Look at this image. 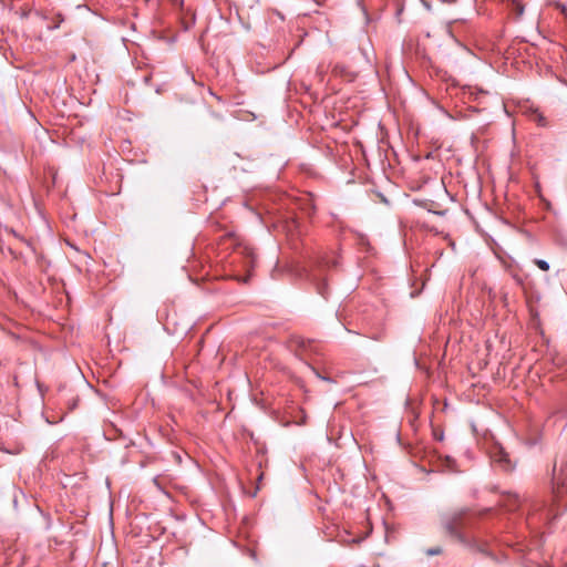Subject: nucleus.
Wrapping results in <instances>:
<instances>
[{"instance_id":"1","label":"nucleus","mask_w":567,"mask_h":567,"mask_svg":"<svg viewBox=\"0 0 567 567\" xmlns=\"http://www.w3.org/2000/svg\"><path fill=\"white\" fill-rule=\"evenodd\" d=\"M440 525L444 535L452 542L465 547H475L476 540L471 534L473 518L468 508H457L440 515Z\"/></svg>"},{"instance_id":"2","label":"nucleus","mask_w":567,"mask_h":567,"mask_svg":"<svg viewBox=\"0 0 567 567\" xmlns=\"http://www.w3.org/2000/svg\"><path fill=\"white\" fill-rule=\"evenodd\" d=\"M553 496L556 501L567 496V455L555 461L553 467Z\"/></svg>"},{"instance_id":"3","label":"nucleus","mask_w":567,"mask_h":567,"mask_svg":"<svg viewBox=\"0 0 567 567\" xmlns=\"http://www.w3.org/2000/svg\"><path fill=\"white\" fill-rule=\"evenodd\" d=\"M491 458L493 463L497 464L505 472H511L515 467L503 447H496L492 452Z\"/></svg>"},{"instance_id":"4","label":"nucleus","mask_w":567,"mask_h":567,"mask_svg":"<svg viewBox=\"0 0 567 567\" xmlns=\"http://www.w3.org/2000/svg\"><path fill=\"white\" fill-rule=\"evenodd\" d=\"M505 270L512 277V279L515 281L517 286H525L526 276L522 274V270L518 267L508 264L505 265Z\"/></svg>"},{"instance_id":"5","label":"nucleus","mask_w":567,"mask_h":567,"mask_svg":"<svg viewBox=\"0 0 567 567\" xmlns=\"http://www.w3.org/2000/svg\"><path fill=\"white\" fill-rule=\"evenodd\" d=\"M310 280L316 286L317 292L320 296H322L324 299H327L329 296V289H328V284L326 282V279L320 278L317 275H311Z\"/></svg>"},{"instance_id":"6","label":"nucleus","mask_w":567,"mask_h":567,"mask_svg":"<svg viewBox=\"0 0 567 567\" xmlns=\"http://www.w3.org/2000/svg\"><path fill=\"white\" fill-rule=\"evenodd\" d=\"M519 504H520L519 496L514 494V495H508L507 501L504 504V506H506L508 511H515L516 508H518Z\"/></svg>"},{"instance_id":"7","label":"nucleus","mask_w":567,"mask_h":567,"mask_svg":"<svg viewBox=\"0 0 567 567\" xmlns=\"http://www.w3.org/2000/svg\"><path fill=\"white\" fill-rule=\"evenodd\" d=\"M534 264L543 271H548L550 268L549 264L544 259H534Z\"/></svg>"},{"instance_id":"8","label":"nucleus","mask_w":567,"mask_h":567,"mask_svg":"<svg viewBox=\"0 0 567 567\" xmlns=\"http://www.w3.org/2000/svg\"><path fill=\"white\" fill-rule=\"evenodd\" d=\"M534 120L537 122V124L539 126H546L547 125V121H546L545 116L542 113H539V112H535Z\"/></svg>"},{"instance_id":"9","label":"nucleus","mask_w":567,"mask_h":567,"mask_svg":"<svg viewBox=\"0 0 567 567\" xmlns=\"http://www.w3.org/2000/svg\"><path fill=\"white\" fill-rule=\"evenodd\" d=\"M442 551H443L442 547L437 546V547L429 548L425 553L427 556H435V555H441Z\"/></svg>"},{"instance_id":"10","label":"nucleus","mask_w":567,"mask_h":567,"mask_svg":"<svg viewBox=\"0 0 567 567\" xmlns=\"http://www.w3.org/2000/svg\"><path fill=\"white\" fill-rule=\"evenodd\" d=\"M540 505L538 503L533 504V513L529 515L528 520L534 519L536 516V512L540 511Z\"/></svg>"},{"instance_id":"11","label":"nucleus","mask_w":567,"mask_h":567,"mask_svg":"<svg viewBox=\"0 0 567 567\" xmlns=\"http://www.w3.org/2000/svg\"><path fill=\"white\" fill-rule=\"evenodd\" d=\"M332 72L334 74H340V75H343L346 73V69L344 66H339V65H336L332 70Z\"/></svg>"},{"instance_id":"12","label":"nucleus","mask_w":567,"mask_h":567,"mask_svg":"<svg viewBox=\"0 0 567 567\" xmlns=\"http://www.w3.org/2000/svg\"><path fill=\"white\" fill-rule=\"evenodd\" d=\"M551 513L550 508H547L546 511L542 509V513L539 514V519H547Z\"/></svg>"},{"instance_id":"13","label":"nucleus","mask_w":567,"mask_h":567,"mask_svg":"<svg viewBox=\"0 0 567 567\" xmlns=\"http://www.w3.org/2000/svg\"><path fill=\"white\" fill-rule=\"evenodd\" d=\"M298 346H299L300 348L306 349V348H307V346H311V342H310V341H306V340H303L302 338H298Z\"/></svg>"},{"instance_id":"14","label":"nucleus","mask_w":567,"mask_h":567,"mask_svg":"<svg viewBox=\"0 0 567 567\" xmlns=\"http://www.w3.org/2000/svg\"><path fill=\"white\" fill-rule=\"evenodd\" d=\"M209 94L217 99V101H221V97L216 95L212 90H209Z\"/></svg>"},{"instance_id":"15","label":"nucleus","mask_w":567,"mask_h":567,"mask_svg":"<svg viewBox=\"0 0 567 567\" xmlns=\"http://www.w3.org/2000/svg\"><path fill=\"white\" fill-rule=\"evenodd\" d=\"M561 12L566 16L567 18V13H566V7L565 6H561Z\"/></svg>"},{"instance_id":"16","label":"nucleus","mask_w":567,"mask_h":567,"mask_svg":"<svg viewBox=\"0 0 567 567\" xmlns=\"http://www.w3.org/2000/svg\"><path fill=\"white\" fill-rule=\"evenodd\" d=\"M144 81L147 83L150 81V76H145Z\"/></svg>"},{"instance_id":"17","label":"nucleus","mask_w":567,"mask_h":567,"mask_svg":"<svg viewBox=\"0 0 567 567\" xmlns=\"http://www.w3.org/2000/svg\"><path fill=\"white\" fill-rule=\"evenodd\" d=\"M437 439H439V440H443V434L437 435Z\"/></svg>"}]
</instances>
